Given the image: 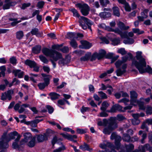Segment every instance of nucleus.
<instances>
[{
	"mask_svg": "<svg viewBox=\"0 0 152 152\" xmlns=\"http://www.w3.org/2000/svg\"><path fill=\"white\" fill-rule=\"evenodd\" d=\"M110 139L115 140V148L111 143L105 141L99 145L100 147L103 149H106L105 152H125L123 149V147H120L119 142L121 140V138L119 135H117L115 132L113 133L110 136Z\"/></svg>",
	"mask_w": 152,
	"mask_h": 152,
	"instance_id": "1",
	"label": "nucleus"
},
{
	"mask_svg": "<svg viewBox=\"0 0 152 152\" xmlns=\"http://www.w3.org/2000/svg\"><path fill=\"white\" fill-rule=\"evenodd\" d=\"M142 54V52L141 51H137L136 53L135 57L136 59H134L132 60V66H135L141 74L147 72L150 74H152V69L148 65L146 67L145 59Z\"/></svg>",
	"mask_w": 152,
	"mask_h": 152,
	"instance_id": "2",
	"label": "nucleus"
},
{
	"mask_svg": "<svg viewBox=\"0 0 152 152\" xmlns=\"http://www.w3.org/2000/svg\"><path fill=\"white\" fill-rule=\"evenodd\" d=\"M42 51L45 55L49 56L53 59V60L51 59L50 61L53 68H56V64L54 61H57L59 59H61L62 58L61 54L55 50L50 49L47 48H43Z\"/></svg>",
	"mask_w": 152,
	"mask_h": 152,
	"instance_id": "3",
	"label": "nucleus"
},
{
	"mask_svg": "<svg viewBox=\"0 0 152 152\" xmlns=\"http://www.w3.org/2000/svg\"><path fill=\"white\" fill-rule=\"evenodd\" d=\"M70 11L73 13L74 16L79 18L80 25L83 29H86L87 26L85 25L86 24L88 26V29L92 31L91 26L93 24V23L91 21L84 17H80L77 10L74 8L71 9Z\"/></svg>",
	"mask_w": 152,
	"mask_h": 152,
	"instance_id": "4",
	"label": "nucleus"
},
{
	"mask_svg": "<svg viewBox=\"0 0 152 152\" xmlns=\"http://www.w3.org/2000/svg\"><path fill=\"white\" fill-rule=\"evenodd\" d=\"M18 135H20L18 134V133L16 131L11 132L8 134L7 132H4L0 139V145L2 147L8 148V142L11 140L14 139L15 136L17 137Z\"/></svg>",
	"mask_w": 152,
	"mask_h": 152,
	"instance_id": "5",
	"label": "nucleus"
},
{
	"mask_svg": "<svg viewBox=\"0 0 152 152\" xmlns=\"http://www.w3.org/2000/svg\"><path fill=\"white\" fill-rule=\"evenodd\" d=\"M130 93L131 98L130 102L131 105L124 107V110L130 109L132 107L131 105H136L137 104L139 105L140 109L144 110L145 108L143 106V103L141 102H139V101H138L137 100V93L134 91H130Z\"/></svg>",
	"mask_w": 152,
	"mask_h": 152,
	"instance_id": "6",
	"label": "nucleus"
},
{
	"mask_svg": "<svg viewBox=\"0 0 152 152\" xmlns=\"http://www.w3.org/2000/svg\"><path fill=\"white\" fill-rule=\"evenodd\" d=\"M112 31L115 32L119 34L121 37L123 38H126L124 40L123 42L125 44H132L134 42V40L132 38H129L128 37V33L127 31L122 32V31L120 30L118 28H117L115 29H112L111 30Z\"/></svg>",
	"mask_w": 152,
	"mask_h": 152,
	"instance_id": "7",
	"label": "nucleus"
},
{
	"mask_svg": "<svg viewBox=\"0 0 152 152\" xmlns=\"http://www.w3.org/2000/svg\"><path fill=\"white\" fill-rule=\"evenodd\" d=\"M116 119L115 117L110 118L108 127L105 128L103 130V132L104 134L109 135L113 130L117 128L118 125L116 123Z\"/></svg>",
	"mask_w": 152,
	"mask_h": 152,
	"instance_id": "8",
	"label": "nucleus"
},
{
	"mask_svg": "<svg viewBox=\"0 0 152 152\" xmlns=\"http://www.w3.org/2000/svg\"><path fill=\"white\" fill-rule=\"evenodd\" d=\"M24 139L22 140L21 144H23L27 142L28 140H30L28 144V146L30 147H33L35 144V137H31V135L30 133H26L24 134Z\"/></svg>",
	"mask_w": 152,
	"mask_h": 152,
	"instance_id": "9",
	"label": "nucleus"
},
{
	"mask_svg": "<svg viewBox=\"0 0 152 152\" xmlns=\"http://www.w3.org/2000/svg\"><path fill=\"white\" fill-rule=\"evenodd\" d=\"M75 5L76 7L80 9L81 12L83 15L86 16L89 14V8L87 4L85 3H78Z\"/></svg>",
	"mask_w": 152,
	"mask_h": 152,
	"instance_id": "10",
	"label": "nucleus"
},
{
	"mask_svg": "<svg viewBox=\"0 0 152 152\" xmlns=\"http://www.w3.org/2000/svg\"><path fill=\"white\" fill-rule=\"evenodd\" d=\"M106 54V52L104 50H102L99 51V53H94L90 59L91 61L95 60L96 58L98 59H100L104 57Z\"/></svg>",
	"mask_w": 152,
	"mask_h": 152,
	"instance_id": "11",
	"label": "nucleus"
},
{
	"mask_svg": "<svg viewBox=\"0 0 152 152\" xmlns=\"http://www.w3.org/2000/svg\"><path fill=\"white\" fill-rule=\"evenodd\" d=\"M13 93V91L12 90H10L3 93L2 94L1 99L2 100H5L7 99L10 100L11 99V95Z\"/></svg>",
	"mask_w": 152,
	"mask_h": 152,
	"instance_id": "12",
	"label": "nucleus"
},
{
	"mask_svg": "<svg viewBox=\"0 0 152 152\" xmlns=\"http://www.w3.org/2000/svg\"><path fill=\"white\" fill-rule=\"evenodd\" d=\"M149 11L148 9H146L142 10L141 13V16L137 17L138 20L140 21H143L145 19H146L148 17V14Z\"/></svg>",
	"mask_w": 152,
	"mask_h": 152,
	"instance_id": "13",
	"label": "nucleus"
},
{
	"mask_svg": "<svg viewBox=\"0 0 152 152\" xmlns=\"http://www.w3.org/2000/svg\"><path fill=\"white\" fill-rule=\"evenodd\" d=\"M12 3L10 0H5L4 2H0V7L3 5V9H8L10 6L12 5Z\"/></svg>",
	"mask_w": 152,
	"mask_h": 152,
	"instance_id": "14",
	"label": "nucleus"
},
{
	"mask_svg": "<svg viewBox=\"0 0 152 152\" xmlns=\"http://www.w3.org/2000/svg\"><path fill=\"white\" fill-rule=\"evenodd\" d=\"M21 136L20 135H18L17 138L15 140V142H13L12 145L13 148L14 149L19 148V144L20 145H22L21 144V142L22 140L20 142L19 140L20 139Z\"/></svg>",
	"mask_w": 152,
	"mask_h": 152,
	"instance_id": "15",
	"label": "nucleus"
},
{
	"mask_svg": "<svg viewBox=\"0 0 152 152\" xmlns=\"http://www.w3.org/2000/svg\"><path fill=\"white\" fill-rule=\"evenodd\" d=\"M118 2L123 4L124 5V8L126 11L130 12L131 11V8L125 0H117Z\"/></svg>",
	"mask_w": 152,
	"mask_h": 152,
	"instance_id": "16",
	"label": "nucleus"
},
{
	"mask_svg": "<svg viewBox=\"0 0 152 152\" xmlns=\"http://www.w3.org/2000/svg\"><path fill=\"white\" fill-rule=\"evenodd\" d=\"M126 67V65L125 64L123 65L122 67V70L121 69H117L116 71V74L117 76H121L122 74L124 73L126 71L125 70Z\"/></svg>",
	"mask_w": 152,
	"mask_h": 152,
	"instance_id": "17",
	"label": "nucleus"
},
{
	"mask_svg": "<svg viewBox=\"0 0 152 152\" xmlns=\"http://www.w3.org/2000/svg\"><path fill=\"white\" fill-rule=\"evenodd\" d=\"M61 135L65 138L69 140H73L74 139H76L77 136L75 135H72L69 134L67 133H62Z\"/></svg>",
	"mask_w": 152,
	"mask_h": 152,
	"instance_id": "18",
	"label": "nucleus"
},
{
	"mask_svg": "<svg viewBox=\"0 0 152 152\" xmlns=\"http://www.w3.org/2000/svg\"><path fill=\"white\" fill-rule=\"evenodd\" d=\"M143 151L142 152L140 151L135 150L133 152H145V150H148L150 152H152V147H151L148 144H145L142 148Z\"/></svg>",
	"mask_w": 152,
	"mask_h": 152,
	"instance_id": "19",
	"label": "nucleus"
},
{
	"mask_svg": "<svg viewBox=\"0 0 152 152\" xmlns=\"http://www.w3.org/2000/svg\"><path fill=\"white\" fill-rule=\"evenodd\" d=\"M81 43L83 46V48L86 49H88L92 46L91 43L85 41H81Z\"/></svg>",
	"mask_w": 152,
	"mask_h": 152,
	"instance_id": "20",
	"label": "nucleus"
},
{
	"mask_svg": "<svg viewBox=\"0 0 152 152\" xmlns=\"http://www.w3.org/2000/svg\"><path fill=\"white\" fill-rule=\"evenodd\" d=\"M13 72L15 77L18 76L19 78L22 77L23 75V72L18 69L14 70Z\"/></svg>",
	"mask_w": 152,
	"mask_h": 152,
	"instance_id": "21",
	"label": "nucleus"
},
{
	"mask_svg": "<svg viewBox=\"0 0 152 152\" xmlns=\"http://www.w3.org/2000/svg\"><path fill=\"white\" fill-rule=\"evenodd\" d=\"M99 15L101 18L103 19L110 17L111 16L110 13L108 12H102L100 13Z\"/></svg>",
	"mask_w": 152,
	"mask_h": 152,
	"instance_id": "22",
	"label": "nucleus"
},
{
	"mask_svg": "<svg viewBox=\"0 0 152 152\" xmlns=\"http://www.w3.org/2000/svg\"><path fill=\"white\" fill-rule=\"evenodd\" d=\"M91 54L90 53H88L83 56L80 59L81 61H88L90 58Z\"/></svg>",
	"mask_w": 152,
	"mask_h": 152,
	"instance_id": "23",
	"label": "nucleus"
},
{
	"mask_svg": "<svg viewBox=\"0 0 152 152\" xmlns=\"http://www.w3.org/2000/svg\"><path fill=\"white\" fill-rule=\"evenodd\" d=\"M42 121V119H36L34 120L31 121L30 126L32 127H35L37 126V123Z\"/></svg>",
	"mask_w": 152,
	"mask_h": 152,
	"instance_id": "24",
	"label": "nucleus"
},
{
	"mask_svg": "<svg viewBox=\"0 0 152 152\" xmlns=\"http://www.w3.org/2000/svg\"><path fill=\"white\" fill-rule=\"evenodd\" d=\"M25 64L29 66L30 68H32L33 66L35 65L36 62L34 61L27 59L25 61Z\"/></svg>",
	"mask_w": 152,
	"mask_h": 152,
	"instance_id": "25",
	"label": "nucleus"
},
{
	"mask_svg": "<svg viewBox=\"0 0 152 152\" xmlns=\"http://www.w3.org/2000/svg\"><path fill=\"white\" fill-rule=\"evenodd\" d=\"M118 27L121 30H126L128 29L129 27V26H126L122 22H119L118 24Z\"/></svg>",
	"mask_w": 152,
	"mask_h": 152,
	"instance_id": "26",
	"label": "nucleus"
},
{
	"mask_svg": "<svg viewBox=\"0 0 152 152\" xmlns=\"http://www.w3.org/2000/svg\"><path fill=\"white\" fill-rule=\"evenodd\" d=\"M49 95L50 96L51 99L53 100L58 99L60 96L59 94L55 92L50 93Z\"/></svg>",
	"mask_w": 152,
	"mask_h": 152,
	"instance_id": "27",
	"label": "nucleus"
},
{
	"mask_svg": "<svg viewBox=\"0 0 152 152\" xmlns=\"http://www.w3.org/2000/svg\"><path fill=\"white\" fill-rule=\"evenodd\" d=\"M47 137L45 134L42 135H39L37 137V140L39 142H42L45 140L47 139Z\"/></svg>",
	"mask_w": 152,
	"mask_h": 152,
	"instance_id": "28",
	"label": "nucleus"
},
{
	"mask_svg": "<svg viewBox=\"0 0 152 152\" xmlns=\"http://www.w3.org/2000/svg\"><path fill=\"white\" fill-rule=\"evenodd\" d=\"M132 59V56L131 53H127V56H126L122 57V60L123 63L126 62L129 59Z\"/></svg>",
	"mask_w": 152,
	"mask_h": 152,
	"instance_id": "29",
	"label": "nucleus"
},
{
	"mask_svg": "<svg viewBox=\"0 0 152 152\" xmlns=\"http://www.w3.org/2000/svg\"><path fill=\"white\" fill-rule=\"evenodd\" d=\"M67 36L68 38L70 39H77V37H76V34L74 32H69L67 34Z\"/></svg>",
	"mask_w": 152,
	"mask_h": 152,
	"instance_id": "30",
	"label": "nucleus"
},
{
	"mask_svg": "<svg viewBox=\"0 0 152 152\" xmlns=\"http://www.w3.org/2000/svg\"><path fill=\"white\" fill-rule=\"evenodd\" d=\"M41 50V46L39 45H37L33 48L32 51L33 53L37 54L40 53Z\"/></svg>",
	"mask_w": 152,
	"mask_h": 152,
	"instance_id": "31",
	"label": "nucleus"
},
{
	"mask_svg": "<svg viewBox=\"0 0 152 152\" xmlns=\"http://www.w3.org/2000/svg\"><path fill=\"white\" fill-rule=\"evenodd\" d=\"M113 10L114 15L118 17H119L120 14L118 8L117 7H113Z\"/></svg>",
	"mask_w": 152,
	"mask_h": 152,
	"instance_id": "32",
	"label": "nucleus"
},
{
	"mask_svg": "<svg viewBox=\"0 0 152 152\" xmlns=\"http://www.w3.org/2000/svg\"><path fill=\"white\" fill-rule=\"evenodd\" d=\"M80 149L83 150H87L89 151H91L92 150V149L90 148L89 147V146L87 144L84 143V144L81 145L80 147Z\"/></svg>",
	"mask_w": 152,
	"mask_h": 152,
	"instance_id": "33",
	"label": "nucleus"
},
{
	"mask_svg": "<svg viewBox=\"0 0 152 152\" xmlns=\"http://www.w3.org/2000/svg\"><path fill=\"white\" fill-rule=\"evenodd\" d=\"M31 32L32 35H36L37 37H40L41 36V34L39 32L38 29L37 28L33 29Z\"/></svg>",
	"mask_w": 152,
	"mask_h": 152,
	"instance_id": "34",
	"label": "nucleus"
},
{
	"mask_svg": "<svg viewBox=\"0 0 152 152\" xmlns=\"http://www.w3.org/2000/svg\"><path fill=\"white\" fill-rule=\"evenodd\" d=\"M102 107H101V110L103 111L106 110L107 108L109 106V104L106 101H104L102 104Z\"/></svg>",
	"mask_w": 152,
	"mask_h": 152,
	"instance_id": "35",
	"label": "nucleus"
},
{
	"mask_svg": "<svg viewBox=\"0 0 152 152\" xmlns=\"http://www.w3.org/2000/svg\"><path fill=\"white\" fill-rule=\"evenodd\" d=\"M125 148L126 150V152H131L134 148V146L132 144H129L126 145Z\"/></svg>",
	"mask_w": 152,
	"mask_h": 152,
	"instance_id": "36",
	"label": "nucleus"
},
{
	"mask_svg": "<svg viewBox=\"0 0 152 152\" xmlns=\"http://www.w3.org/2000/svg\"><path fill=\"white\" fill-rule=\"evenodd\" d=\"M123 140L126 142H129L130 140L131 137L130 136L127 134H124L122 137Z\"/></svg>",
	"mask_w": 152,
	"mask_h": 152,
	"instance_id": "37",
	"label": "nucleus"
},
{
	"mask_svg": "<svg viewBox=\"0 0 152 152\" xmlns=\"http://www.w3.org/2000/svg\"><path fill=\"white\" fill-rule=\"evenodd\" d=\"M112 44L114 46L120 43L119 38H115L112 40Z\"/></svg>",
	"mask_w": 152,
	"mask_h": 152,
	"instance_id": "38",
	"label": "nucleus"
},
{
	"mask_svg": "<svg viewBox=\"0 0 152 152\" xmlns=\"http://www.w3.org/2000/svg\"><path fill=\"white\" fill-rule=\"evenodd\" d=\"M23 36V32L22 31H19L16 33V38L19 39L22 38Z\"/></svg>",
	"mask_w": 152,
	"mask_h": 152,
	"instance_id": "39",
	"label": "nucleus"
},
{
	"mask_svg": "<svg viewBox=\"0 0 152 152\" xmlns=\"http://www.w3.org/2000/svg\"><path fill=\"white\" fill-rule=\"evenodd\" d=\"M145 109L147 115H148L151 114L152 113V107H151L147 106L146 107H145Z\"/></svg>",
	"mask_w": 152,
	"mask_h": 152,
	"instance_id": "40",
	"label": "nucleus"
},
{
	"mask_svg": "<svg viewBox=\"0 0 152 152\" xmlns=\"http://www.w3.org/2000/svg\"><path fill=\"white\" fill-rule=\"evenodd\" d=\"M40 60L44 63L47 64L48 61L46 58L42 55H40L39 56Z\"/></svg>",
	"mask_w": 152,
	"mask_h": 152,
	"instance_id": "41",
	"label": "nucleus"
},
{
	"mask_svg": "<svg viewBox=\"0 0 152 152\" xmlns=\"http://www.w3.org/2000/svg\"><path fill=\"white\" fill-rule=\"evenodd\" d=\"M103 122H102V121H99L98 122V125L99 126H106L108 122L107 120L106 119H103Z\"/></svg>",
	"mask_w": 152,
	"mask_h": 152,
	"instance_id": "42",
	"label": "nucleus"
},
{
	"mask_svg": "<svg viewBox=\"0 0 152 152\" xmlns=\"http://www.w3.org/2000/svg\"><path fill=\"white\" fill-rule=\"evenodd\" d=\"M98 93L99 96L101 97L102 99H106L107 98V97L106 94L102 91H99Z\"/></svg>",
	"mask_w": 152,
	"mask_h": 152,
	"instance_id": "43",
	"label": "nucleus"
},
{
	"mask_svg": "<svg viewBox=\"0 0 152 152\" xmlns=\"http://www.w3.org/2000/svg\"><path fill=\"white\" fill-rule=\"evenodd\" d=\"M62 140L61 138H58L57 137L55 136L53 138L52 141V143L53 145H54V144L56 143H58V141H61Z\"/></svg>",
	"mask_w": 152,
	"mask_h": 152,
	"instance_id": "44",
	"label": "nucleus"
},
{
	"mask_svg": "<svg viewBox=\"0 0 152 152\" xmlns=\"http://www.w3.org/2000/svg\"><path fill=\"white\" fill-rule=\"evenodd\" d=\"M9 20L13 21L11 23V25L13 26H15L18 23L20 22V21H18L17 19L15 18H10Z\"/></svg>",
	"mask_w": 152,
	"mask_h": 152,
	"instance_id": "45",
	"label": "nucleus"
},
{
	"mask_svg": "<svg viewBox=\"0 0 152 152\" xmlns=\"http://www.w3.org/2000/svg\"><path fill=\"white\" fill-rule=\"evenodd\" d=\"M76 131L77 133L78 134H83L86 133L87 132V130L86 129H83L77 128V129Z\"/></svg>",
	"mask_w": 152,
	"mask_h": 152,
	"instance_id": "46",
	"label": "nucleus"
},
{
	"mask_svg": "<svg viewBox=\"0 0 152 152\" xmlns=\"http://www.w3.org/2000/svg\"><path fill=\"white\" fill-rule=\"evenodd\" d=\"M132 31L134 33L137 34H142L144 32L143 31H140L138 28H133Z\"/></svg>",
	"mask_w": 152,
	"mask_h": 152,
	"instance_id": "47",
	"label": "nucleus"
},
{
	"mask_svg": "<svg viewBox=\"0 0 152 152\" xmlns=\"http://www.w3.org/2000/svg\"><path fill=\"white\" fill-rule=\"evenodd\" d=\"M150 100V98H148L145 99L143 98H141L140 99V101H139V102H142L143 103V106L145 108V109H144V110L145 109V107L144 106V101H145L146 103H148L149 102Z\"/></svg>",
	"mask_w": 152,
	"mask_h": 152,
	"instance_id": "48",
	"label": "nucleus"
},
{
	"mask_svg": "<svg viewBox=\"0 0 152 152\" xmlns=\"http://www.w3.org/2000/svg\"><path fill=\"white\" fill-rule=\"evenodd\" d=\"M117 52L118 53L121 54L122 55H125L127 53L124 48H121L118 49Z\"/></svg>",
	"mask_w": 152,
	"mask_h": 152,
	"instance_id": "49",
	"label": "nucleus"
},
{
	"mask_svg": "<svg viewBox=\"0 0 152 152\" xmlns=\"http://www.w3.org/2000/svg\"><path fill=\"white\" fill-rule=\"evenodd\" d=\"M10 62L13 65H15L17 63V60L14 57H12L10 59Z\"/></svg>",
	"mask_w": 152,
	"mask_h": 152,
	"instance_id": "50",
	"label": "nucleus"
},
{
	"mask_svg": "<svg viewBox=\"0 0 152 152\" xmlns=\"http://www.w3.org/2000/svg\"><path fill=\"white\" fill-rule=\"evenodd\" d=\"M118 102H123L124 103L125 105H127L128 104L127 103L129 102V100L128 99L125 98L121 99L119 100L118 101Z\"/></svg>",
	"mask_w": 152,
	"mask_h": 152,
	"instance_id": "51",
	"label": "nucleus"
},
{
	"mask_svg": "<svg viewBox=\"0 0 152 152\" xmlns=\"http://www.w3.org/2000/svg\"><path fill=\"white\" fill-rule=\"evenodd\" d=\"M99 1L101 4L103 6H106L109 3L108 0H100Z\"/></svg>",
	"mask_w": 152,
	"mask_h": 152,
	"instance_id": "52",
	"label": "nucleus"
},
{
	"mask_svg": "<svg viewBox=\"0 0 152 152\" xmlns=\"http://www.w3.org/2000/svg\"><path fill=\"white\" fill-rule=\"evenodd\" d=\"M116 118V123H116V121L117 120H118L119 121H121L124 120L125 119V118L122 115H117V117H115Z\"/></svg>",
	"mask_w": 152,
	"mask_h": 152,
	"instance_id": "53",
	"label": "nucleus"
},
{
	"mask_svg": "<svg viewBox=\"0 0 152 152\" xmlns=\"http://www.w3.org/2000/svg\"><path fill=\"white\" fill-rule=\"evenodd\" d=\"M39 13L40 12L39 10H34L32 13V16L31 17H30V18H32L34 17L36 15H37H37L39 14Z\"/></svg>",
	"mask_w": 152,
	"mask_h": 152,
	"instance_id": "54",
	"label": "nucleus"
},
{
	"mask_svg": "<svg viewBox=\"0 0 152 152\" xmlns=\"http://www.w3.org/2000/svg\"><path fill=\"white\" fill-rule=\"evenodd\" d=\"M71 45L74 48H76L77 47V44L75 41L72 40L70 42Z\"/></svg>",
	"mask_w": 152,
	"mask_h": 152,
	"instance_id": "55",
	"label": "nucleus"
},
{
	"mask_svg": "<svg viewBox=\"0 0 152 152\" xmlns=\"http://www.w3.org/2000/svg\"><path fill=\"white\" fill-rule=\"evenodd\" d=\"M132 122L134 125H137L140 123V121L138 119H134L132 120Z\"/></svg>",
	"mask_w": 152,
	"mask_h": 152,
	"instance_id": "56",
	"label": "nucleus"
},
{
	"mask_svg": "<svg viewBox=\"0 0 152 152\" xmlns=\"http://www.w3.org/2000/svg\"><path fill=\"white\" fill-rule=\"evenodd\" d=\"M146 124V123H145V122L142 123L141 126V129H145L146 131H148V128Z\"/></svg>",
	"mask_w": 152,
	"mask_h": 152,
	"instance_id": "57",
	"label": "nucleus"
},
{
	"mask_svg": "<svg viewBox=\"0 0 152 152\" xmlns=\"http://www.w3.org/2000/svg\"><path fill=\"white\" fill-rule=\"evenodd\" d=\"M30 75L31 77H30V78L31 80L33 81L34 83H36V81L35 80L34 78V77H37L38 76V75L37 74H34L32 73H30Z\"/></svg>",
	"mask_w": 152,
	"mask_h": 152,
	"instance_id": "58",
	"label": "nucleus"
},
{
	"mask_svg": "<svg viewBox=\"0 0 152 152\" xmlns=\"http://www.w3.org/2000/svg\"><path fill=\"white\" fill-rule=\"evenodd\" d=\"M0 70L2 72V75L4 76L5 75L4 72L6 70V68L5 66H3L0 67Z\"/></svg>",
	"mask_w": 152,
	"mask_h": 152,
	"instance_id": "59",
	"label": "nucleus"
},
{
	"mask_svg": "<svg viewBox=\"0 0 152 152\" xmlns=\"http://www.w3.org/2000/svg\"><path fill=\"white\" fill-rule=\"evenodd\" d=\"M46 86H47L44 83H39L38 84V86L39 88L41 90H42Z\"/></svg>",
	"mask_w": 152,
	"mask_h": 152,
	"instance_id": "60",
	"label": "nucleus"
},
{
	"mask_svg": "<svg viewBox=\"0 0 152 152\" xmlns=\"http://www.w3.org/2000/svg\"><path fill=\"white\" fill-rule=\"evenodd\" d=\"M123 63L122 61L121 60H118L115 63V65L117 68L119 67Z\"/></svg>",
	"mask_w": 152,
	"mask_h": 152,
	"instance_id": "61",
	"label": "nucleus"
},
{
	"mask_svg": "<svg viewBox=\"0 0 152 152\" xmlns=\"http://www.w3.org/2000/svg\"><path fill=\"white\" fill-rule=\"evenodd\" d=\"M65 101L66 100L64 99H60L58 100V104L62 105L65 104Z\"/></svg>",
	"mask_w": 152,
	"mask_h": 152,
	"instance_id": "62",
	"label": "nucleus"
},
{
	"mask_svg": "<svg viewBox=\"0 0 152 152\" xmlns=\"http://www.w3.org/2000/svg\"><path fill=\"white\" fill-rule=\"evenodd\" d=\"M104 56L106 58L109 59H112L113 58V54L112 53H109L107 55L105 54Z\"/></svg>",
	"mask_w": 152,
	"mask_h": 152,
	"instance_id": "63",
	"label": "nucleus"
},
{
	"mask_svg": "<svg viewBox=\"0 0 152 152\" xmlns=\"http://www.w3.org/2000/svg\"><path fill=\"white\" fill-rule=\"evenodd\" d=\"M47 108L48 109L49 113H51L53 112V109L49 105H48L47 106Z\"/></svg>",
	"mask_w": 152,
	"mask_h": 152,
	"instance_id": "64",
	"label": "nucleus"
}]
</instances>
